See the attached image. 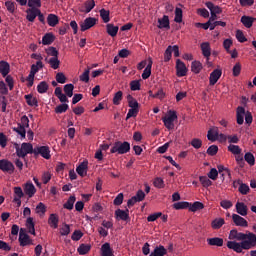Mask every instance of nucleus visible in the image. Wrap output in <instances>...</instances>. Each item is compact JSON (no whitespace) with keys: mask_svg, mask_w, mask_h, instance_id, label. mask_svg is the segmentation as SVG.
I'll return each mask as SVG.
<instances>
[{"mask_svg":"<svg viewBox=\"0 0 256 256\" xmlns=\"http://www.w3.org/2000/svg\"><path fill=\"white\" fill-rule=\"evenodd\" d=\"M229 239H236V241L227 242L228 249L235 251V253H243V250L249 251V249L256 247V235L253 232L246 231V233H242L233 229L230 231Z\"/></svg>","mask_w":256,"mask_h":256,"instance_id":"nucleus-1","label":"nucleus"},{"mask_svg":"<svg viewBox=\"0 0 256 256\" xmlns=\"http://www.w3.org/2000/svg\"><path fill=\"white\" fill-rule=\"evenodd\" d=\"M131 151V144L129 142L117 141L111 148L110 153H118V155H125Z\"/></svg>","mask_w":256,"mask_h":256,"instance_id":"nucleus-2","label":"nucleus"},{"mask_svg":"<svg viewBox=\"0 0 256 256\" xmlns=\"http://www.w3.org/2000/svg\"><path fill=\"white\" fill-rule=\"evenodd\" d=\"M177 119V112L170 110L168 111V117L162 118V121L164 123V126L169 131L175 129V121Z\"/></svg>","mask_w":256,"mask_h":256,"instance_id":"nucleus-3","label":"nucleus"},{"mask_svg":"<svg viewBox=\"0 0 256 256\" xmlns=\"http://www.w3.org/2000/svg\"><path fill=\"white\" fill-rule=\"evenodd\" d=\"M35 153V149H33V144L24 142L21 144V150H18V157L25 159L27 155Z\"/></svg>","mask_w":256,"mask_h":256,"instance_id":"nucleus-4","label":"nucleus"},{"mask_svg":"<svg viewBox=\"0 0 256 256\" xmlns=\"http://www.w3.org/2000/svg\"><path fill=\"white\" fill-rule=\"evenodd\" d=\"M97 25V18L95 17H88L83 22L80 23V31L85 32L89 31L92 27Z\"/></svg>","mask_w":256,"mask_h":256,"instance_id":"nucleus-5","label":"nucleus"},{"mask_svg":"<svg viewBox=\"0 0 256 256\" xmlns=\"http://www.w3.org/2000/svg\"><path fill=\"white\" fill-rule=\"evenodd\" d=\"M0 170L11 175V173H14L15 171V165L7 159H2L0 160Z\"/></svg>","mask_w":256,"mask_h":256,"instance_id":"nucleus-6","label":"nucleus"},{"mask_svg":"<svg viewBox=\"0 0 256 256\" xmlns=\"http://www.w3.org/2000/svg\"><path fill=\"white\" fill-rule=\"evenodd\" d=\"M35 155H41L44 159H51V150H49V146H40L34 149Z\"/></svg>","mask_w":256,"mask_h":256,"instance_id":"nucleus-7","label":"nucleus"},{"mask_svg":"<svg viewBox=\"0 0 256 256\" xmlns=\"http://www.w3.org/2000/svg\"><path fill=\"white\" fill-rule=\"evenodd\" d=\"M19 243L21 247H27V245H31V238L27 235L24 228L20 229L19 232Z\"/></svg>","mask_w":256,"mask_h":256,"instance_id":"nucleus-8","label":"nucleus"},{"mask_svg":"<svg viewBox=\"0 0 256 256\" xmlns=\"http://www.w3.org/2000/svg\"><path fill=\"white\" fill-rule=\"evenodd\" d=\"M95 9V0H86L82 6L79 7L80 13H91Z\"/></svg>","mask_w":256,"mask_h":256,"instance_id":"nucleus-9","label":"nucleus"},{"mask_svg":"<svg viewBox=\"0 0 256 256\" xmlns=\"http://www.w3.org/2000/svg\"><path fill=\"white\" fill-rule=\"evenodd\" d=\"M115 218L120 221H130L129 210L126 208L125 210L117 209L115 210Z\"/></svg>","mask_w":256,"mask_h":256,"instance_id":"nucleus-10","label":"nucleus"},{"mask_svg":"<svg viewBox=\"0 0 256 256\" xmlns=\"http://www.w3.org/2000/svg\"><path fill=\"white\" fill-rule=\"evenodd\" d=\"M176 71L178 77H185L187 75V66L180 59L176 60Z\"/></svg>","mask_w":256,"mask_h":256,"instance_id":"nucleus-11","label":"nucleus"},{"mask_svg":"<svg viewBox=\"0 0 256 256\" xmlns=\"http://www.w3.org/2000/svg\"><path fill=\"white\" fill-rule=\"evenodd\" d=\"M232 221L236 227H249V222L245 220V218L241 217L238 214L232 215Z\"/></svg>","mask_w":256,"mask_h":256,"instance_id":"nucleus-12","label":"nucleus"},{"mask_svg":"<svg viewBox=\"0 0 256 256\" xmlns=\"http://www.w3.org/2000/svg\"><path fill=\"white\" fill-rule=\"evenodd\" d=\"M221 75H223V71L221 69H215L210 73L209 83L211 86L215 85L219 79H221Z\"/></svg>","mask_w":256,"mask_h":256,"instance_id":"nucleus-13","label":"nucleus"},{"mask_svg":"<svg viewBox=\"0 0 256 256\" xmlns=\"http://www.w3.org/2000/svg\"><path fill=\"white\" fill-rule=\"evenodd\" d=\"M25 196V192L21 187H14V199L13 202L21 207V198Z\"/></svg>","mask_w":256,"mask_h":256,"instance_id":"nucleus-14","label":"nucleus"},{"mask_svg":"<svg viewBox=\"0 0 256 256\" xmlns=\"http://www.w3.org/2000/svg\"><path fill=\"white\" fill-rule=\"evenodd\" d=\"M24 193L29 197V199H31V197H34L35 193H37V189L31 182H27L24 185Z\"/></svg>","mask_w":256,"mask_h":256,"instance_id":"nucleus-15","label":"nucleus"},{"mask_svg":"<svg viewBox=\"0 0 256 256\" xmlns=\"http://www.w3.org/2000/svg\"><path fill=\"white\" fill-rule=\"evenodd\" d=\"M87 169H89V162L87 160H84L76 168V173H78V175H80V177H85L87 175Z\"/></svg>","mask_w":256,"mask_h":256,"instance_id":"nucleus-16","label":"nucleus"},{"mask_svg":"<svg viewBox=\"0 0 256 256\" xmlns=\"http://www.w3.org/2000/svg\"><path fill=\"white\" fill-rule=\"evenodd\" d=\"M48 225L51 229H57L59 227V215L52 213L48 218Z\"/></svg>","mask_w":256,"mask_h":256,"instance_id":"nucleus-17","label":"nucleus"},{"mask_svg":"<svg viewBox=\"0 0 256 256\" xmlns=\"http://www.w3.org/2000/svg\"><path fill=\"white\" fill-rule=\"evenodd\" d=\"M10 71H11V66L9 65V62L3 61V60L0 61V73L2 77H7Z\"/></svg>","mask_w":256,"mask_h":256,"instance_id":"nucleus-18","label":"nucleus"},{"mask_svg":"<svg viewBox=\"0 0 256 256\" xmlns=\"http://www.w3.org/2000/svg\"><path fill=\"white\" fill-rule=\"evenodd\" d=\"M37 11H39L38 8H29L26 10L27 16L26 19L30 23H33L35 19H37Z\"/></svg>","mask_w":256,"mask_h":256,"instance_id":"nucleus-19","label":"nucleus"},{"mask_svg":"<svg viewBox=\"0 0 256 256\" xmlns=\"http://www.w3.org/2000/svg\"><path fill=\"white\" fill-rule=\"evenodd\" d=\"M241 23L246 27V29H251L253 27V23L255 21V18L251 16H242L240 19Z\"/></svg>","mask_w":256,"mask_h":256,"instance_id":"nucleus-20","label":"nucleus"},{"mask_svg":"<svg viewBox=\"0 0 256 256\" xmlns=\"http://www.w3.org/2000/svg\"><path fill=\"white\" fill-rule=\"evenodd\" d=\"M158 29H171L169 16L164 15L162 19H158Z\"/></svg>","mask_w":256,"mask_h":256,"instance_id":"nucleus-21","label":"nucleus"},{"mask_svg":"<svg viewBox=\"0 0 256 256\" xmlns=\"http://www.w3.org/2000/svg\"><path fill=\"white\" fill-rule=\"evenodd\" d=\"M247 205H245V203L243 202H237L236 203V212L238 213V215H241L242 217H246L247 215Z\"/></svg>","mask_w":256,"mask_h":256,"instance_id":"nucleus-22","label":"nucleus"},{"mask_svg":"<svg viewBox=\"0 0 256 256\" xmlns=\"http://www.w3.org/2000/svg\"><path fill=\"white\" fill-rule=\"evenodd\" d=\"M223 238L214 237V238H208L207 243L211 247H223Z\"/></svg>","mask_w":256,"mask_h":256,"instance_id":"nucleus-23","label":"nucleus"},{"mask_svg":"<svg viewBox=\"0 0 256 256\" xmlns=\"http://www.w3.org/2000/svg\"><path fill=\"white\" fill-rule=\"evenodd\" d=\"M207 9H209L210 13H214L216 15H221L223 13V10L219 6H215L213 2H206L205 3Z\"/></svg>","mask_w":256,"mask_h":256,"instance_id":"nucleus-24","label":"nucleus"},{"mask_svg":"<svg viewBox=\"0 0 256 256\" xmlns=\"http://www.w3.org/2000/svg\"><path fill=\"white\" fill-rule=\"evenodd\" d=\"M152 67H153V60L151 58H149L148 64L142 73V79L146 80V79H149V77H151Z\"/></svg>","mask_w":256,"mask_h":256,"instance_id":"nucleus-25","label":"nucleus"},{"mask_svg":"<svg viewBox=\"0 0 256 256\" xmlns=\"http://www.w3.org/2000/svg\"><path fill=\"white\" fill-rule=\"evenodd\" d=\"M101 251H102L101 256H114L113 249H111V244H109L108 242L104 243L101 246Z\"/></svg>","mask_w":256,"mask_h":256,"instance_id":"nucleus-26","label":"nucleus"},{"mask_svg":"<svg viewBox=\"0 0 256 256\" xmlns=\"http://www.w3.org/2000/svg\"><path fill=\"white\" fill-rule=\"evenodd\" d=\"M106 31L110 37H117V33H119V26H115L113 24L106 25Z\"/></svg>","mask_w":256,"mask_h":256,"instance_id":"nucleus-27","label":"nucleus"},{"mask_svg":"<svg viewBox=\"0 0 256 256\" xmlns=\"http://www.w3.org/2000/svg\"><path fill=\"white\" fill-rule=\"evenodd\" d=\"M201 51L206 59H209V57H211V45L209 44V42H204L201 44Z\"/></svg>","mask_w":256,"mask_h":256,"instance_id":"nucleus-28","label":"nucleus"},{"mask_svg":"<svg viewBox=\"0 0 256 256\" xmlns=\"http://www.w3.org/2000/svg\"><path fill=\"white\" fill-rule=\"evenodd\" d=\"M243 115H245V108L243 106H239L237 108V114H236L238 125H243L245 121V118L243 117Z\"/></svg>","mask_w":256,"mask_h":256,"instance_id":"nucleus-29","label":"nucleus"},{"mask_svg":"<svg viewBox=\"0 0 256 256\" xmlns=\"http://www.w3.org/2000/svg\"><path fill=\"white\" fill-rule=\"evenodd\" d=\"M188 209L192 213H196V211H201V209H205V205L202 202L196 201L192 204L190 203Z\"/></svg>","mask_w":256,"mask_h":256,"instance_id":"nucleus-30","label":"nucleus"},{"mask_svg":"<svg viewBox=\"0 0 256 256\" xmlns=\"http://www.w3.org/2000/svg\"><path fill=\"white\" fill-rule=\"evenodd\" d=\"M167 255V249L164 246L160 245L154 249L153 252L150 253L149 256H165Z\"/></svg>","mask_w":256,"mask_h":256,"instance_id":"nucleus-31","label":"nucleus"},{"mask_svg":"<svg viewBox=\"0 0 256 256\" xmlns=\"http://www.w3.org/2000/svg\"><path fill=\"white\" fill-rule=\"evenodd\" d=\"M128 106L130 109H139V102L131 94H128L127 97Z\"/></svg>","mask_w":256,"mask_h":256,"instance_id":"nucleus-32","label":"nucleus"},{"mask_svg":"<svg viewBox=\"0 0 256 256\" xmlns=\"http://www.w3.org/2000/svg\"><path fill=\"white\" fill-rule=\"evenodd\" d=\"M55 41V35L53 33H46L42 37V45H51Z\"/></svg>","mask_w":256,"mask_h":256,"instance_id":"nucleus-33","label":"nucleus"},{"mask_svg":"<svg viewBox=\"0 0 256 256\" xmlns=\"http://www.w3.org/2000/svg\"><path fill=\"white\" fill-rule=\"evenodd\" d=\"M49 27H55L59 24V17L55 14H49L47 17Z\"/></svg>","mask_w":256,"mask_h":256,"instance_id":"nucleus-34","label":"nucleus"},{"mask_svg":"<svg viewBox=\"0 0 256 256\" xmlns=\"http://www.w3.org/2000/svg\"><path fill=\"white\" fill-rule=\"evenodd\" d=\"M24 98L26 99V103L29 107H39V102L37 101V98H33V95L28 94L25 95Z\"/></svg>","mask_w":256,"mask_h":256,"instance_id":"nucleus-35","label":"nucleus"},{"mask_svg":"<svg viewBox=\"0 0 256 256\" xmlns=\"http://www.w3.org/2000/svg\"><path fill=\"white\" fill-rule=\"evenodd\" d=\"M225 225V219L223 218H216L212 221L211 227L212 229H221Z\"/></svg>","mask_w":256,"mask_h":256,"instance_id":"nucleus-36","label":"nucleus"},{"mask_svg":"<svg viewBox=\"0 0 256 256\" xmlns=\"http://www.w3.org/2000/svg\"><path fill=\"white\" fill-rule=\"evenodd\" d=\"M89 251H91L90 244H80L79 247L77 248V253H79V255H87Z\"/></svg>","mask_w":256,"mask_h":256,"instance_id":"nucleus-37","label":"nucleus"},{"mask_svg":"<svg viewBox=\"0 0 256 256\" xmlns=\"http://www.w3.org/2000/svg\"><path fill=\"white\" fill-rule=\"evenodd\" d=\"M203 69V64L199 61H193L191 64V71L192 73H195V75H198V73H201V70Z\"/></svg>","mask_w":256,"mask_h":256,"instance_id":"nucleus-38","label":"nucleus"},{"mask_svg":"<svg viewBox=\"0 0 256 256\" xmlns=\"http://www.w3.org/2000/svg\"><path fill=\"white\" fill-rule=\"evenodd\" d=\"M75 201H77V198L75 196H70L66 203L63 204L64 209H68V211L73 210Z\"/></svg>","mask_w":256,"mask_h":256,"instance_id":"nucleus-39","label":"nucleus"},{"mask_svg":"<svg viewBox=\"0 0 256 256\" xmlns=\"http://www.w3.org/2000/svg\"><path fill=\"white\" fill-rule=\"evenodd\" d=\"M26 227H27L28 233H30V235H35V222H33V218H31V217L27 218Z\"/></svg>","mask_w":256,"mask_h":256,"instance_id":"nucleus-40","label":"nucleus"},{"mask_svg":"<svg viewBox=\"0 0 256 256\" xmlns=\"http://www.w3.org/2000/svg\"><path fill=\"white\" fill-rule=\"evenodd\" d=\"M13 131L20 135L21 139H25L27 135V130H25V126H22L21 124H18L16 128H13Z\"/></svg>","mask_w":256,"mask_h":256,"instance_id":"nucleus-41","label":"nucleus"},{"mask_svg":"<svg viewBox=\"0 0 256 256\" xmlns=\"http://www.w3.org/2000/svg\"><path fill=\"white\" fill-rule=\"evenodd\" d=\"M173 57V46H168L164 52V63H169Z\"/></svg>","mask_w":256,"mask_h":256,"instance_id":"nucleus-42","label":"nucleus"},{"mask_svg":"<svg viewBox=\"0 0 256 256\" xmlns=\"http://www.w3.org/2000/svg\"><path fill=\"white\" fill-rule=\"evenodd\" d=\"M71 233V226L67 223H64L61 227H60V235L62 237H67V235H69Z\"/></svg>","mask_w":256,"mask_h":256,"instance_id":"nucleus-43","label":"nucleus"},{"mask_svg":"<svg viewBox=\"0 0 256 256\" xmlns=\"http://www.w3.org/2000/svg\"><path fill=\"white\" fill-rule=\"evenodd\" d=\"M48 90H49V84H47L46 81L40 82L37 86V91L40 94L47 93Z\"/></svg>","mask_w":256,"mask_h":256,"instance_id":"nucleus-44","label":"nucleus"},{"mask_svg":"<svg viewBox=\"0 0 256 256\" xmlns=\"http://www.w3.org/2000/svg\"><path fill=\"white\" fill-rule=\"evenodd\" d=\"M109 15H110V12L105 8H102L100 10V17L104 23H109L111 21V18L109 17Z\"/></svg>","mask_w":256,"mask_h":256,"instance_id":"nucleus-45","label":"nucleus"},{"mask_svg":"<svg viewBox=\"0 0 256 256\" xmlns=\"http://www.w3.org/2000/svg\"><path fill=\"white\" fill-rule=\"evenodd\" d=\"M175 23H183V10L179 7L175 9Z\"/></svg>","mask_w":256,"mask_h":256,"instance_id":"nucleus-46","label":"nucleus"},{"mask_svg":"<svg viewBox=\"0 0 256 256\" xmlns=\"http://www.w3.org/2000/svg\"><path fill=\"white\" fill-rule=\"evenodd\" d=\"M189 205H191L189 202H176L173 204V208L179 211L181 209H189Z\"/></svg>","mask_w":256,"mask_h":256,"instance_id":"nucleus-47","label":"nucleus"},{"mask_svg":"<svg viewBox=\"0 0 256 256\" xmlns=\"http://www.w3.org/2000/svg\"><path fill=\"white\" fill-rule=\"evenodd\" d=\"M48 63L52 69H59V65H61V61H59V57H52L49 59Z\"/></svg>","mask_w":256,"mask_h":256,"instance_id":"nucleus-48","label":"nucleus"},{"mask_svg":"<svg viewBox=\"0 0 256 256\" xmlns=\"http://www.w3.org/2000/svg\"><path fill=\"white\" fill-rule=\"evenodd\" d=\"M244 159L246 161V163H248V165H250L251 167H253V165H255V156L253 155V153L248 152L244 155Z\"/></svg>","mask_w":256,"mask_h":256,"instance_id":"nucleus-49","label":"nucleus"},{"mask_svg":"<svg viewBox=\"0 0 256 256\" xmlns=\"http://www.w3.org/2000/svg\"><path fill=\"white\" fill-rule=\"evenodd\" d=\"M74 89H75V86L73 84L64 85V93H65L66 97H72Z\"/></svg>","mask_w":256,"mask_h":256,"instance_id":"nucleus-50","label":"nucleus"},{"mask_svg":"<svg viewBox=\"0 0 256 256\" xmlns=\"http://www.w3.org/2000/svg\"><path fill=\"white\" fill-rule=\"evenodd\" d=\"M68 109H69V104H59L55 108V113H57L58 115H61V113H66Z\"/></svg>","mask_w":256,"mask_h":256,"instance_id":"nucleus-51","label":"nucleus"},{"mask_svg":"<svg viewBox=\"0 0 256 256\" xmlns=\"http://www.w3.org/2000/svg\"><path fill=\"white\" fill-rule=\"evenodd\" d=\"M121 101H123V92L118 91L115 93V95L113 97V103H114V105H121Z\"/></svg>","mask_w":256,"mask_h":256,"instance_id":"nucleus-52","label":"nucleus"},{"mask_svg":"<svg viewBox=\"0 0 256 256\" xmlns=\"http://www.w3.org/2000/svg\"><path fill=\"white\" fill-rule=\"evenodd\" d=\"M228 151H230V153H232L233 155H241V148L237 145L230 144L228 146Z\"/></svg>","mask_w":256,"mask_h":256,"instance_id":"nucleus-53","label":"nucleus"},{"mask_svg":"<svg viewBox=\"0 0 256 256\" xmlns=\"http://www.w3.org/2000/svg\"><path fill=\"white\" fill-rule=\"evenodd\" d=\"M199 181L203 187H211L213 185V182L207 176H200Z\"/></svg>","mask_w":256,"mask_h":256,"instance_id":"nucleus-54","label":"nucleus"},{"mask_svg":"<svg viewBox=\"0 0 256 256\" xmlns=\"http://www.w3.org/2000/svg\"><path fill=\"white\" fill-rule=\"evenodd\" d=\"M131 91H141V82L139 80H133L130 82Z\"/></svg>","mask_w":256,"mask_h":256,"instance_id":"nucleus-55","label":"nucleus"},{"mask_svg":"<svg viewBox=\"0 0 256 256\" xmlns=\"http://www.w3.org/2000/svg\"><path fill=\"white\" fill-rule=\"evenodd\" d=\"M46 212L47 207L45 206V204H43L42 202L38 203V205L36 206V213L38 215H45Z\"/></svg>","mask_w":256,"mask_h":256,"instance_id":"nucleus-56","label":"nucleus"},{"mask_svg":"<svg viewBox=\"0 0 256 256\" xmlns=\"http://www.w3.org/2000/svg\"><path fill=\"white\" fill-rule=\"evenodd\" d=\"M190 145L194 147V149H201V147L203 146V141L199 138H193L190 142Z\"/></svg>","mask_w":256,"mask_h":256,"instance_id":"nucleus-57","label":"nucleus"},{"mask_svg":"<svg viewBox=\"0 0 256 256\" xmlns=\"http://www.w3.org/2000/svg\"><path fill=\"white\" fill-rule=\"evenodd\" d=\"M5 7L9 13H15V9H17L15 2L6 1Z\"/></svg>","mask_w":256,"mask_h":256,"instance_id":"nucleus-58","label":"nucleus"},{"mask_svg":"<svg viewBox=\"0 0 256 256\" xmlns=\"http://www.w3.org/2000/svg\"><path fill=\"white\" fill-rule=\"evenodd\" d=\"M137 115H139V109H137V108H130L128 110L127 115H126V121L131 119V117H137Z\"/></svg>","mask_w":256,"mask_h":256,"instance_id":"nucleus-59","label":"nucleus"},{"mask_svg":"<svg viewBox=\"0 0 256 256\" xmlns=\"http://www.w3.org/2000/svg\"><path fill=\"white\" fill-rule=\"evenodd\" d=\"M56 81L57 83H61L62 85L67 83V77L65 76V74L63 72H58L56 74Z\"/></svg>","mask_w":256,"mask_h":256,"instance_id":"nucleus-60","label":"nucleus"},{"mask_svg":"<svg viewBox=\"0 0 256 256\" xmlns=\"http://www.w3.org/2000/svg\"><path fill=\"white\" fill-rule=\"evenodd\" d=\"M90 72H91V68L86 69L84 73L80 75V81H82L83 83H89Z\"/></svg>","mask_w":256,"mask_h":256,"instance_id":"nucleus-61","label":"nucleus"},{"mask_svg":"<svg viewBox=\"0 0 256 256\" xmlns=\"http://www.w3.org/2000/svg\"><path fill=\"white\" fill-rule=\"evenodd\" d=\"M239 193H241V195H247V193H249V191H251V189L249 188V185L242 183L239 188H238Z\"/></svg>","mask_w":256,"mask_h":256,"instance_id":"nucleus-62","label":"nucleus"},{"mask_svg":"<svg viewBox=\"0 0 256 256\" xmlns=\"http://www.w3.org/2000/svg\"><path fill=\"white\" fill-rule=\"evenodd\" d=\"M218 169V173L221 174V173H226V175L229 177V179H231V170H229V168L223 166V165H219L217 167Z\"/></svg>","mask_w":256,"mask_h":256,"instance_id":"nucleus-63","label":"nucleus"},{"mask_svg":"<svg viewBox=\"0 0 256 256\" xmlns=\"http://www.w3.org/2000/svg\"><path fill=\"white\" fill-rule=\"evenodd\" d=\"M81 237H83V232H81L80 230H75L72 233L71 239L72 241H79Z\"/></svg>","mask_w":256,"mask_h":256,"instance_id":"nucleus-64","label":"nucleus"}]
</instances>
